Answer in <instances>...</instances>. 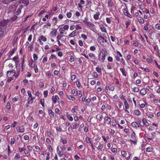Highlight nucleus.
Returning <instances> with one entry per match:
<instances>
[{"mask_svg": "<svg viewBox=\"0 0 160 160\" xmlns=\"http://www.w3.org/2000/svg\"><path fill=\"white\" fill-rule=\"evenodd\" d=\"M67 117L68 119L70 121H72L73 120V118L68 114V112L67 113Z\"/></svg>", "mask_w": 160, "mask_h": 160, "instance_id": "49530a36", "label": "nucleus"}, {"mask_svg": "<svg viewBox=\"0 0 160 160\" xmlns=\"http://www.w3.org/2000/svg\"><path fill=\"white\" fill-rule=\"evenodd\" d=\"M102 137L104 141L107 142V140H108L109 139V136L108 135H107L106 136L102 135Z\"/></svg>", "mask_w": 160, "mask_h": 160, "instance_id": "a19ab883", "label": "nucleus"}, {"mask_svg": "<svg viewBox=\"0 0 160 160\" xmlns=\"http://www.w3.org/2000/svg\"><path fill=\"white\" fill-rule=\"evenodd\" d=\"M108 89L110 91H113L115 89V88L114 86L112 85H109L108 87H105V89L106 91L108 90Z\"/></svg>", "mask_w": 160, "mask_h": 160, "instance_id": "6ab92c4d", "label": "nucleus"}, {"mask_svg": "<svg viewBox=\"0 0 160 160\" xmlns=\"http://www.w3.org/2000/svg\"><path fill=\"white\" fill-rule=\"evenodd\" d=\"M39 37L42 40L43 42H45L47 41V38L43 35H41Z\"/></svg>", "mask_w": 160, "mask_h": 160, "instance_id": "de8ad7c7", "label": "nucleus"}, {"mask_svg": "<svg viewBox=\"0 0 160 160\" xmlns=\"http://www.w3.org/2000/svg\"><path fill=\"white\" fill-rule=\"evenodd\" d=\"M17 124V122L16 121H14V122L11 125V127H12L15 128L16 127Z\"/></svg>", "mask_w": 160, "mask_h": 160, "instance_id": "0e129e2a", "label": "nucleus"}, {"mask_svg": "<svg viewBox=\"0 0 160 160\" xmlns=\"http://www.w3.org/2000/svg\"><path fill=\"white\" fill-rule=\"evenodd\" d=\"M25 131V127L23 125H22L20 126L18 129V132H20V133H23Z\"/></svg>", "mask_w": 160, "mask_h": 160, "instance_id": "393cba45", "label": "nucleus"}, {"mask_svg": "<svg viewBox=\"0 0 160 160\" xmlns=\"http://www.w3.org/2000/svg\"><path fill=\"white\" fill-rule=\"evenodd\" d=\"M57 58V57L55 55L52 54L49 58V59L50 60L51 59H52L56 60Z\"/></svg>", "mask_w": 160, "mask_h": 160, "instance_id": "864d4df0", "label": "nucleus"}, {"mask_svg": "<svg viewBox=\"0 0 160 160\" xmlns=\"http://www.w3.org/2000/svg\"><path fill=\"white\" fill-rule=\"evenodd\" d=\"M79 124L78 122L73 123L72 124L71 126L73 129H77L78 128Z\"/></svg>", "mask_w": 160, "mask_h": 160, "instance_id": "2eb2a0df", "label": "nucleus"}, {"mask_svg": "<svg viewBox=\"0 0 160 160\" xmlns=\"http://www.w3.org/2000/svg\"><path fill=\"white\" fill-rule=\"evenodd\" d=\"M46 75L48 76V78H50L51 77L52 73L50 71H49L46 72Z\"/></svg>", "mask_w": 160, "mask_h": 160, "instance_id": "603ef678", "label": "nucleus"}, {"mask_svg": "<svg viewBox=\"0 0 160 160\" xmlns=\"http://www.w3.org/2000/svg\"><path fill=\"white\" fill-rule=\"evenodd\" d=\"M48 114L51 118H54V117L55 114L52 110L50 109H48Z\"/></svg>", "mask_w": 160, "mask_h": 160, "instance_id": "dca6fc26", "label": "nucleus"}, {"mask_svg": "<svg viewBox=\"0 0 160 160\" xmlns=\"http://www.w3.org/2000/svg\"><path fill=\"white\" fill-rule=\"evenodd\" d=\"M33 45L34 43L32 42L30 44V45L28 46V49L29 51L30 52H32V51L34 48Z\"/></svg>", "mask_w": 160, "mask_h": 160, "instance_id": "4be33fe9", "label": "nucleus"}, {"mask_svg": "<svg viewBox=\"0 0 160 160\" xmlns=\"http://www.w3.org/2000/svg\"><path fill=\"white\" fill-rule=\"evenodd\" d=\"M17 49V48H14L11 51H10L8 55V58H11L12 55L15 53L16 50Z\"/></svg>", "mask_w": 160, "mask_h": 160, "instance_id": "f3484780", "label": "nucleus"}, {"mask_svg": "<svg viewBox=\"0 0 160 160\" xmlns=\"http://www.w3.org/2000/svg\"><path fill=\"white\" fill-rule=\"evenodd\" d=\"M121 62L122 63V64L123 66H125L126 65L125 60L123 58H121Z\"/></svg>", "mask_w": 160, "mask_h": 160, "instance_id": "69168bd1", "label": "nucleus"}, {"mask_svg": "<svg viewBox=\"0 0 160 160\" xmlns=\"http://www.w3.org/2000/svg\"><path fill=\"white\" fill-rule=\"evenodd\" d=\"M92 75L94 78H97L98 77V74L96 72H92Z\"/></svg>", "mask_w": 160, "mask_h": 160, "instance_id": "680f3d73", "label": "nucleus"}, {"mask_svg": "<svg viewBox=\"0 0 160 160\" xmlns=\"http://www.w3.org/2000/svg\"><path fill=\"white\" fill-rule=\"evenodd\" d=\"M21 1L22 3L25 5L27 6L29 3L28 0H21Z\"/></svg>", "mask_w": 160, "mask_h": 160, "instance_id": "c03bdc74", "label": "nucleus"}, {"mask_svg": "<svg viewBox=\"0 0 160 160\" xmlns=\"http://www.w3.org/2000/svg\"><path fill=\"white\" fill-rule=\"evenodd\" d=\"M82 55L84 56L86 59L88 60L89 59V58L91 59L92 60H91V62H92V63L94 65H95L96 62L95 61L93 60H96L97 59V58L95 54L92 52H91L88 53V56L86 55L85 54H82Z\"/></svg>", "mask_w": 160, "mask_h": 160, "instance_id": "7ed1b4c3", "label": "nucleus"}, {"mask_svg": "<svg viewBox=\"0 0 160 160\" xmlns=\"http://www.w3.org/2000/svg\"><path fill=\"white\" fill-rule=\"evenodd\" d=\"M19 99V98L18 97H15L12 99V101L13 102H16Z\"/></svg>", "mask_w": 160, "mask_h": 160, "instance_id": "338daca9", "label": "nucleus"}, {"mask_svg": "<svg viewBox=\"0 0 160 160\" xmlns=\"http://www.w3.org/2000/svg\"><path fill=\"white\" fill-rule=\"evenodd\" d=\"M57 152L58 153L60 157H65L66 155L65 154L63 153L62 152V151H57Z\"/></svg>", "mask_w": 160, "mask_h": 160, "instance_id": "e433bc0d", "label": "nucleus"}, {"mask_svg": "<svg viewBox=\"0 0 160 160\" xmlns=\"http://www.w3.org/2000/svg\"><path fill=\"white\" fill-rule=\"evenodd\" d=\"M77 91L75 89H73L71 91V93L73 94L74 95H77Z\"/></svg>", "mask_w": 160, "mask_h": 160, "instance_id": "052dcab7", "label": "nucleus"}, {"mask_svg": "<svg viewBox=\"0 0 160 160\" xmlns=\"http://www.w3.org/2000/svg\"><path fill=\"white\" fill-rule=\"evenodd\" d=\"M6 108L8 110H9L11 108V104L9 102H8L7 104L6 105Z\"/></svg>", "mask_w": 160, "mask_h": 160, "instance_id": "13d9d810", "label": "nucleus"}, {"mask_svg": "<svg viewBox=\"0 0 160 160\" xmlns=\"http://www.w3.org/2000/svg\"><path fill=\"white\" fill-rule=\"evenodd\" d=\"M19 58L18 56H16L12 58V60L15 62V65L18 64L19 62Z\"/></svg>", "mask_w": 160, "mask_h": 160, "instance_id": "4468645a", "label": "nucleus"}, {"mask_svg": "<svg viewBox=\"0 0 160 160\" xmlns=\"http://www.w3.org/2000/svg\"><path fill=\"white\" fill-rule=\"evenodd\" d=\"M40 103L43 107H44V99H41L40 100Z\"/></svg>", "mask_w": 160, "mask_h": 160, "instance_id": "e2e57ef3", "label": "nucleus"}, {"mask_svg": "<svg viewBox=\"0 0 160 160\" xmlns=\"http://www.w3.org/2000/svg\"><path fill=\"white\" fill-rule=\"evenodd\" d=\"M96 50V48L94 46H92L90 48V50L91 51H95Z\"/></svg>", "mask_w": 160, "mask_h": 160, "instance_id": "bf43d9fd", "label": "nucleus"}, {"mask_svg": "<svg viewBox=\"0 0 160 160\" xmlns=\"http://www.w3.org/2000/svg\"><path fill=\"white\" fill-rule=\"evenodd\" d=\"M132 90L134 92H138L139 90V88L138 87H134L132 88Z\"/></svg>", "mask_w": 160, "mask_h": 160, "instance_id": "3c124183", "label": "nucleus"}, {"mask_svg": "<svg viewBox=\"0 0 160 160\" xmlns=\"http://www.w3.org/2000/svg\"><path fill=\"white\" fill-rule=\"evenodd\" d=\"M120 70L122 72V74L123 76L125 77L126 76L127 72L124 70L123 68H121L120 69Z\"/></svg>", "mask_w": 160, "mask_h": 160, "instance_id": "c756f323", "label": "nucleus"}, {"mask_svg": "<svg viewBox=\"0 0 160 160\" xmlns=\"http://www.w3.org/2000/svg\"><path fill=\"white\" fill-rule=\"evenodd\" d=\"M33 58L34 61H36L38 59V55L36 53H34L33 55Z\"/></svg>", "mask_w": 160, "mask_h": 160, "instance_id": "4d7b16f0", "label": "nucleus"}, {"mask_svg": "<svg viewBox=\"0 0 160 160\" xmlns=\"http://www.w3.org/2000/svg\"><path fill=\"white\" fill-rule=\"evenodd\" d=\"M124 105L125 106V108L126 109H129V104H128L127 100H126L124 102Z\"/></svg>", "mask_w": 160, "mask_h": 160, "instance_id": "ea45409f", "label": "nucleus"}, {"mask_svg": "<svg viewBox=\"0 0 160 160\" xmlns=\"http://www.w3.org/2000/svg\"><path fill=\"white\" fill-rule=\"evenodd\" d=\"M58 18L57 17H54L52 19L51 22L54 25H56V24L58 23Z\"/></svg>", "mask_w": 160, "mask_h": 160, "instance_id": "cd10ccee", "label": "nucleus"}, {"mask_svg": "<svg viewBox=\"0 0 160 160\" xmlns=\"http://www.w3.org/2000/svg\"><path fill=\"white\" fill-rule=\"evenodd\" d=\"M147 115L148 117L151 118H153L154 117V114L152 112H148L147 113Z\"/></svg>", "mask_w": 160, "mask_h": 160, "instance_id": "c9c22d12", "label": "nucleus"}, {"mask_svg": "<svg viewBox=\"0 0 160 160\" xmlns=\"http://www.w3.org/2000/svg\"><path fill=\"white\" fill-rule=\"evenodd\" d=\"M77 95L79 98L82 97V92L80 91H78L77 92Z\"/></svg>", "mask_w": 160, "mask_h": 160, "instance_id": "6e6d98bb", "label": "nucleus"}, {"mask_svg": "<svg viewBox=\"0 0 160 160\" xmlns=\"http://www.w3.org/2000/svg\"><path fill=\"white\" fill-rule=\"evenodd\" d=\"M23 82L24 85H26L28 83V79H25L23 80Z\"/></svg>", "mask_w": 160, "mask_h": 160, "instance_id": "774afa93", "label": "nucleus"}, {"mask_svg": "<svg viewBox=\"0 0 160 160\" xmlns=\"http://www.w3.org/2000/svg\"><path fill=\"white\" fill-rule=\"evenodd\" d=\"M143 102H144V103L141 104L140 105V107L142 108H144L146 106H147L148 105L146 100H144L143 101Z\"/></svg>", "mask_w": 160, "mask_h": 160, "instance_id": "58836bf2", "label": "nucleus"}, {"mask_svg": "<svg viewBox=\"0 0 160 160\" xmlns=\"http://www.w3.org/2000/svg\"><path fill=\"white\" fill-rule=\"evenodd\" d=\"M85 141L87 143H89L91 144H92V142H91V139L89 137H87L85 138Z\"/></svg>", "mask_w": 160, "mask_h": 160, "instance_id": "8fccbe9b", "label": "nucleus"}, {"mask_svg": "<svg viewBox=\"0 0 160 160\" xmlns=\"http://www.w3.org/2000/svg\"><path fill=\"white\" fill-rule=\"evenodd\" d=\"M137 19L139 23L141 24H143L144 22V20L143 18V17H137Z\"/></svg>", "mask_w": 160, "mask_h": 160, "instance_id": "b1692460", "label": "nucleus"}, {"mask_svg": "<svg viewBox=\"0 0 160 160\" xmlns=\"http://www.w3.org/2000/svg\"><path fill=\"white\" fill-rule=\"evenodd\" d=\"M15 67L16 69V74L15 75V78H17L19 77V75L20 74V64H17L15 65Z\"/></svg>", "mask_w": 160, "mask_h": 160, "instance_id": "0eeeda50", "label": "nucleus"}, {"mask_svg": "<svg viewBox=\"0 0 160 160\" xmlns=\"http://www.w3.org/2000/svg\"><path fill=\"white\" fill-rule=\"evenodd\" d=\"M122 11L123 12L124 14L129 17V18H132V16L128 12V11L127 9L123 8L122 9Z\"/></svg>", "mask_w": 160, "mask_h": 160, "instance_id": "9b49d317", "label": "nucleus"}, {"mask_svg": "<svg viewBox=\"0 0 160 160\" xmlns=\"http://www.w3.org/2000/svg\"><path fill=\"white\" fill-rule=\"evenodd\" d=\"M104 123L108 124H110L111 122V118L107 116H105L104 118Z\"/></svg>", "mask_w": 160, "mask_h": 160, "instance_id": "ddd939ff", "label": "nucleus"}, {"mask_svg": "<svg viewBox=\"0 0 160 160\" xmlns=\"http://www.w3.org/2000/svg\"><path fill=\"white\" fill-rule=\"evenodd\" d=\"M96 118L97 119H98L99 121H102L103 118V116L102 114H98L96 116Z\"/></svg>", "mask_w": 160, "mask_h": 160, "instance_id": "a878e982", "label": "nucleus"}, {"mask_svg": "<svg viewBox=\"0 0 160 160\" xmlns=\"http://www.w3.org/2000/svg\"><path fill=\"white\" fill-rule=\"evenodd\" d=\"M77 31L75 30L72 31L69 35L68 37L69 38L73 37L77 35Z\"/></svg>", "mask_w": 160, "mask_h": 160, "instance_id": "412c9836", "label": "nucleus"}, {"mask_svg": "<svg viewBox=\"0 0 160 160\" xmlns=\"http://www.w3.org/2000/svg\"><path fill=\"white\" fill-rule=\"evenodd\" d=\"M16 74L15 70L12 69L11 70L8 71L7 72V76L8 78L7 80V82H10L12 81L14 79L13 77L15 76V75Z\"/></svg>", "mask_w": 160, "mask_h": 160, "instance_id": "f257e3e1", "label": "nucleus"}, {"mask_svg": "<svg viewBox=\"0 0 160 160\" xmlns=\"http://www.w3.org/2000/svg\"><path fill=\"white\" fill-rule=\"evenodd\" d=\"M96 71L99 73H102V69L101 68H100L98 66L96 68Z\"/></svg>", "mask_w": 160, "mask_h": 160, "instance_id": "a18cd8bd", "label": "nucleus"}, {"mask_svg": "<svg viewBox=\"0 0 160 160\" xmlns=\"http://www.w3.org/2000/svg\"><path fill=\"white\" fill-rule=\"evenodd\" d=\"M133 113L136 115L139 116L141 115V112L139 110H135L133 112Z\"/></svg>", "mask_w": 160, "mask_h": 160, "instance_id": "72a5a7b5", "label": "nucleus"}, {"mask_svg": "<svg viewBox=\"0 0 160 160\" xmlns=\"http://www.w3.org/2000/svg\"><path fill=\"white\" fill-rule=\"evenodd\" d=\"M69 26L68 25H64L63 27L59 28V30L60 34L63 35L66 30H67L69 28Z\"/></svg>", "mask_w": 160, "mask_h": 160, "instance_id": "423d86ee", "label": "nucleus"}, {"mask_svg": "<svg viewBox=\"0 0 160 160\" xmlns=\"http://www.w3.org/2000/svg\"><path fill=\"white\" fill-rule=\"evenodd\" d=\"M58 29L54 28L51 32L50 34L52 38H55L57 34Z\"/></svg>", "mask_w": 160, "mask_h": 160, "instance_id": "f8f14e48", "label": "nucleus"}, {"mask_svg": "<svg viewBox=\"0 0 160 160\" xmlns=\"http://www.w3.org/2000/svg\"><path fill=\"white\" fill-rule=\"evenodd\" d=\"M100 15V13L99 12H96V14H94L93 18L95 20H97L99 18V17Z\"/></svg>", "mask_w": 160, "mask_h": 160, "instance_id": "c85d7f7f", "label": "nucleus"}, {"mask_svg": "<svg viewBox=\"0 0 160 160\" xmlns=\"http://www.w3.org/2000/svg\"><path fill=\"white\" fill-rule=\"evenodd\" d=\"M103 37L101 35H100L97 38V40L98 42L103 47L105 46L106 43H108L106 39L107 37L106 36L105 34L103 33L102 34Z\"/></svg>", "mask_w": 160, "mask_h": 160, "instance_id": "f03ea898", "label": "nucleus"}, {"mask_svg": "<svg viewBox=\"0 0 160 160\" xmlns=\"http://www.w3.org/2000/svg\"><path fill=\"white\" fill-rule=\"evenodd\" d=\"M155 28L160 31V24L159 23H156L155 25Z\"/></svg>", "mask_w": 160, "mask_h": 160, "instance_id": "09e8293b", "label": "nucleus"}, {"mask_svg": "<svg viewBox=\"0 0 160 160\" xmlns=\"http://www.w3.org/2000/svg\"><path fill=\"white\" fill-rule=\"evenodd\" d=\"M106 54L105 52H100L98 55V59L101 62H103L105 59Z\"/></svg>", "mask_w": 160, "mask_h": 160, "instance_id": "39448f33", "label": "nucleus"}, {"mask_svg": "<svg viewBox=\"0 0 160 160\" xmlns=\"http://www.w3.org/2000/svg\"><path fill=\"white\" fill-rule=\"evenodd\" d=\"M23 6L21 5L19 6L18 9V10L16 13V14L17 15H18L21 12V10L23 8Z\"/></svg>", "mask_w": 160, "mask_h": 160, "instance_id": "5701e85b", "label": "nucleus"}, {"mask_svg": "<svg viewBox=\"0 0 160 160\" xmlns=\"http://www.w3.org/2000/svg\"><path fill=\"white\" fill-rule=\"evenodd\" d=\"M100 28L102 32L107 33L106 28L103 25H102V26H100Z\"/></svg>", "mask_w": 160, "mask_h": 160, "instance_id": "4c0bfd02", "label": "nucleus"}, {"mask_svg": "<svg viewBox=\"0 0 160 160\" xmlns=\"http://www.w3.org/2000/svg\"><path fill=\"white\" fill-rule=\"evenodd\" d=\"M133 44L135 46L138 47L139 45V43L138 41H133Z\"/></svg>", "mask_w": 160, "mask_h": 160, "instance_id": "5fc2aeb1", "label": "nucleus"}, {"mask_svg": "<svg viewBox=\"0 0 160 160\" xmlns=\"http://www.w3.org/2000/svg\"><path fill=\"white\" fill-rule=\"evenodd\" d=\"M131 138L132 139H136V135L135 132H133L131 135Z\"/></svg>", "mask_w": 160, "mask_h": 160, "instance_id": "37998d69", "label": "nucleus"}, {"mask_svg": "<svg viewBox=\"0 0 160 160\" xmlns=\"http://www.w3.org/2000/svg\"><path fill=\"white\" fill-rule=\"evenodd\" d=\"M67 97L70 100H71L73 102H74L75 101V98L72 95H67Z\"/></svg>", "mask_w": 160, "mask_h": 160, "instance_id": "bb28decb", "label": "nucleus"}, {"mask_svg": "<svg viewBox=\"0 0 160 160\" xmlns=\"http://www.w3.org/2000/svg\"><path fill=\"white\" fill-rule=\"evenodd\" d=\"M88 18L86 17L83 21V22L91 30L94 29L95 28V25L91 22H88Z\"/></svg>", "mask_w": 160, "mask_h": 160, "instance_id": "20e7f679", "label": "nucleus"}, {"mask_svg": "<svg viewBox=\"0 0 160 160\" xmlns=\"http://www.w3.org/2000/svg\"><path fill=\"white\" fill-rule=\"evenodd\" d=\"M57 8L56 7H54L51 8L50 11L48 12L49 16H52L55 13V12L57 10Z\"/></svg>", "mask_w": 160, "mask_h": 160, "instance_id": "9d476101", "label": "nucleus"}, {"mask_svg": "<svg viewBox=\"0 0 160 160\" xmlns=\"http://www.w3.org/2000/svg\"><path fill=\"white\" fill-rule=\"evenodd\" d=\"M64 37L63 35L60 34L57 36V40H60L61 42L64 41V40L62 39V37ZM64 37L66 36H64Z\"/></svg>", "mask_w": 160, "mask_h": 160, "instance_id": "a211bd4d", "label": "nucleus"}, {"mask_svg": "<svg viewBox=\"0 0 160 160\" xmlns=\"http://www.w3.org/2000/svg\"><path fill=\"white\" fill-rule=\"evenodd\" d=\"M147 91L144 88L142 89L140 91V93L143 96L145 95L147 93Z\"/></svg>", "mask_w": 160, "mask_h": 160, "instance_id": "2f4dec72", "label": "nucleus"}, {"mask_svg": "<svg viewBox=\"0 0 160 160\" xmlns=\"http://www.w3.org/2000/svg\"><path fill=\"white\" fill-rule=\"evenodd\" d=\"M18 18L17 16L14 15L13 16L10 18V21L12 22L14 21L17 19Z\"/></svg>", "mask_w": 160, "mask_h": 160, "instance_id": "7c9ffc66", "label": "nucleus"}, {"mask_svg": "<svg viewBox=\"0 0 160 160\" xmlns=\"http://www.w3.org/2000/svg\"><path fill=\"white\" fill-rule=\"evenodd\" d=\"M16 9V7L14 6H11L9 7V10L8 11V13H14L15 12Z\"/></svg>", "mask_w": 160, "mask_h": 160, "instance_id": "1a4fd4ad", "label": "nucleus"}, {"mask_svg": "<svg viewBox=\"0 0 160 160\" xmlns=\"http://www.w3.org/2000/svg\"><path fill=\"white\" fill-rule=\"evenodd\" d=\"M33 68H34L35 73H37L38 72V69L37 65L35 63L34 64Z\"/></svg>", "mask_w": 160, "mask_h": 160, "instance_id": "473e14b6", "label": "nucleus"}, {"mask_svg": "<svg viewBox=\"0 0 160 160\" xmlns=\"http://www.w3.org/2000/svg\"><path fill=\"white\" fill-rule=\"evenodd\" d=\"M59 99L57 95H55V96H53L52 98V99L53 102L54 104L57 103L58 99Z\"/></svg>", "mask_w": 160, "mask_h": 160, "instance_id": "aec40b11", "label": "nucleus"}, {"mask_svg": "<svg viewBox=\"0 0 160 160\" xmlns=\"http://www.w3.org/2000/svg\"><path fill=\"white\" fill-rule=\"evenodd\" d=\"M108 5L111 7H112L114 6V3L111 0H109L108 1Z\"/></svg>", "mask_w": 160, "mask_h": 160, "instance_id": "79ce46f5", "label": "nucleus"}, {"mask_svg": "<svg viewBox=\"0 0 160 160\" xmlns=\"http://www.w3.org/2000/svg\"><path fill=\"white\" fill-rule=\"evenodd\" d=\"M131 126L132 127L135 128L137 130H139L141 128L140 126L136 122H133L131 124Z\"/></svg>", "mask_w": 160, "mask_h": 160, "instance_id": "6e6552de", "label": "nucleus"}, {"mask_svg": "<svg viewBox=\"0 0 160 160\" xmlns=\"http://www.w3.org/2000/svg\"><path fill=\"white\" fill-rule=\"evenodd\" d=\"M142 122L143 124L146 126H148L149 125V123L147 122V120L145 118H143L142 120Z\"/></svg>", "mask_w": 160, "mask_h": 160, "instance_id": "f704fd0d", "label": "nucleus"}]
</instances>
